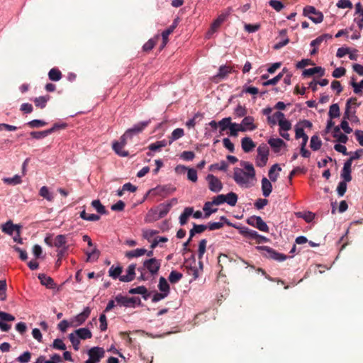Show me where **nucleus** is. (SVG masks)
<instances>
[{
  "mask_svg": "<svg viewBox=\"0 0 363 363\" xmlns=\"http://www.w3.org/2000/svg\"><path fill=\"white\" fill-rule=\"evenodd\" d=\"M207 245V240L206 239H202L200 240L199 243V247H198V258L199 259H201L203 257V255L206 252Z\"/></svg>",
  "mask_w": 363,
  "mask_h": 363,
  "instance_id": "47",
  "label": "nucleus"
},
{
  "mask_svg": "<svg viewBox=\"0 0 363 363\" xmlns=\"http://www.w3.org/2000/svg\"><path fill=\"white\" fill-rule=\"evenodd\" d=\"M182 278V274L177 271H172L169 276V280L172 284L177 283Z\"/></svg>",
  "mask_w": 363,
  "mask_h": 363,
  "instance_id": "60",
  "label": "nucleus"
},
{
  "mask_svg": "<svg viewBox=\"0 0 363 363\" xmlns=\"http://www.w3.org/2000/svg\"><path fill=\"white\" fill-rule=\"evenodd\" d=\"M158 233L157 230H152V229H143V237L144 239L150 242L151 239Z\"/></svg>",
  "mask_w": 363,
  "mask_h": 363,
  "instance_id": "55",
  "label": "nucleus"
},
{
  "mask_svg": "<svg viewBox=\"0 0 363 363\" xmlns=\"http://www.w3.org/2000/svg\"><path fill=\"white\" fill-rule=\"evenodd\" d=\"M146 252L147 250L144 248H138L133 250L126 252L125 256L128 259H133L135 257H142L145 255Z\"/></svg>",
  "mask_w": 363,
  "mask_h": 363,
  "instance_id": "29",
  "label": "nucleus"
},
{
  "mask_svg": "<svg viewBox=\"0 0 363 363\" xmlns=\"http://www.w3.org/2000/svg\"><path fill=\"white\" fill-rule=\"evenodd\" d=\"M187 178L192 182H196L198 179L196 170L193 168H189L187 169Z\"/></svg>",
  "mask_w": 363,
  "mask_h": 363,
  "instance_id": "63",
  "label": "nucleus"
},
{
  "mask_svg": "<svg viewBox=\"0 0 363 363\" xmlns=\"http://www.w3.org/2000/svg\"><path fill=\"white\" fill-rule=\"evenodd\" d=\"M257 155L256 157V165L259 167H263L266 165L268 161L269 154V147L266 144H261L257 147Z\"/></svg>",
  "mask_w": 363,
  "mask_h": 363,
  "instance_id": "8",
  "label": "nucleus"
},
{
  "mask_svg": "<svg viewBox=\"0 0 363 363\" xmlns=\"http://www.w3.org/2000/svg\"><path fill=\"white\" fill-rule=\"evenodd\" d=\"M38 279L40 281V283L45 286L48 289H54L55 287V284L53 279L45 274H40L38 275Z\"/></svg>",
  "mask_w": 363,
  "mask_h": 363,
  "instance_id": "24",
  "label": "nucleus"
},
{
  "mask_svg": "<svg viewBox=\"0 0 363 363\" xmlns=\"http://www.w3.org/2000/svg\"><path fill=\"white\" fill-rule=\"evenodd\" d=\"M232 118L230 117L224 118L218 122V127L220 128V132L222 133L225 130L228 129Z\"/></svg>",
  "mask_w": 363,
  "mask_h": 363,
  "instance_id": "44",
  "label": "nucleus"
},
{
  "mask_svg": "<svg viewBox=\"0 0 363 363\" xmlns=\"http://www.w3.org/2000/svg\"><path fill=\"white\" fill-rule=\"evenodd\" d=\"M265 250H267V252L268 253V256L274 260H277L279 262H283L286 259L287 257L284 254L277 252L274 250L271 249L268 247H266Z\"/></svg>",
  "mask_w": 363,
  "mask_h": 363,
  "instance_id": "23",
  "label": "nucleus"
},
{
  "mask_svg": "<svg viewBox=\"0 0 363 363\" xmlns=\"http://www.w3.org/2000/svg\"><path fill=\"white\" fill-rule=\"evenodd\" d=\"M49 79L52 81H59L62 77L60 71L56 68H52L48 73Z\"/></svg>",
  "mask_w": 363,
  "mask_h": 363,
  "instance_id": "51",
  "label": "nucleus"
},
{
  "mask_svg": "<svg viewBox=\"0 0 363 363\" xmlns=\"http://www.w3.org/2000/svg\"><path fill=\"white\" fill-rule=\"evenodd\" d=\"M158 289L160 292L155 293L152 296V301L155 302L164 299L169 294V285L165 278L162 277L160 278Z\"/></svg>",
  "mask_w": 363,
  "mask_h": 363,
  "instance_id": "5",
  "label": "nucleus"
},
{
  "mask_svg": "<svg viewBox=\"0 0 363 363\" xmlns=\"http://www.w3.org/2000/svg\"><path fill=\"white\" fill-rule=\"evenodd\" d=\"M333 137L337 139L339 143H346L348 138L345 134H343L340 132V128L339 126H335L333 129Z\"/></svg>",
  "mask_w": 363,
  "mask_h": 363,
  "instance_id": "31",
  "label": "nucleus"
},
{
  "mask_svg": "<svg viewBox=\"0 0 363 363\" xmlns=\"http://www.w3.org/2000/svg\"><path fill=\"white\" fill-rule=\"evenodd\" d=\"M184 135V130L182 128H176L173 130V132L171 134V136L169 137V144H171L174 140L179 139L180 138L183 137Z\"/></svg>",
  "mask_w": 363,
  "mask_h": 363,
  "instance_id": "43",
  "label": "nucleus"
},
{
  "mask_svg": "<svg viewBox=\"0 0 363 363\" xmlns=\"http://www.w3.org/2000/svg\"><path fill=\"white\" fill-rule=\"evenodd\" d=\"M176 26V24H173L162 33V43L161 45V49H163L166 46L168 42L169 35L174 31Z\"/></svg>",
  "mask_w": 363,
  "mask_h": 363,
  "instance_id": "33",
  "label": "nucleus"
},
{
  "mask_svg": "<svg viewBox=\"0 0 363 363\" xmlns=\"http://www.w3.org/2000/svg\"><path fill=\"white\" fill-rule=\"evenodd\" d=\"M332 38V35L330 34H323L322 35L318 36L315 40L311 42V47H318L322 42L325 41L328 39Z\"/></svg>",
  "mask_w": 363,
  "mask_h": 363,
  "instance_id": "41",
  "label": "nucleus"
},
{
  "mask_svg": "<svg viewBox=\"0 0 363 363\" xmlns=\"http://www.w3.org/2000/svg\"><path fill=\"white\" fill-rule=\"evenodd\" d=\"M350 85L352 86L353 91L356 94H362L363 91V79L359 83L352 81Z\"/></svg>",
  "mask_w": 363,
  "mask_h": 363,
  "instance_id": "58",
  "label": "nucleus"
},
{
  "mask_svg": "<svg viewBox=\"0 0 363 363\" xmlns=\"http://www.w3.org/2000/svg\"><path fill=\"white\" fill-rule=\"evenodd\" d=\"M158 216H159V214L157 213V211L155 209V208H152L147 213L146 217H145V221L150 223V222H152L155 220H157L160 219V218H157Z\"/></svg>",
  "mask_w": 363,
  "mask_h": 363,
  "instance_id": "46",
  "label": "nucleus"
},
{
  "mask_svg": "<svg viewBox=\"0 0 363 363\" xmlns=\"http://www.w3.org/2000/svg\"><path fill=\"white\" fill-rule=\"evenodd\" d=\"M315 74H318L320 77L325 74V69L321 67H315L313 68L306 69L303 72V76L309 77Z\"/></svg>",
  "mask_w": 363,
  "mask_h": 363,
  "instance_id": "28",
  "label": "nucleus"
},
{
  "mask_svg": "<svg viewBox=\"0 0 363 363\" xmlns=\"http://www.w3.org/2000/svg\"><path fill=\"white\" fill-rule=\"evenodd\" d=\"M20 227L16 225H13L11 220L7 221L6 223L1 225V230L5 233L12 235L15 230L19 233Z\"/></svg>",
  "mask_w": 363,
  "mask_h": 363,
  "instance_id": "25",
  "label": "nucleus"
},
{
  "mask_svg": "<svg viewBox=\"0 0 363 363\" xmlns=\"http://www.w3.org/2000/svg\"><path fill=\"white\" fill-rule=\"evenodd\" d=\"M225 203L230 206H235L238 202V195L234 192H229L227 194H223Z\"/></svg>",
  "mask_w": 363,
  "mask_h": 363,
  "instance_id": "34",
  "label": "nucleus"
},
{
  "mask_svg": "<svg viewBox=\"0 0 363 363\" xmlns=\"http://www.w3.org/2000/svg\"><path fill=\"white\" fill-rule=\"evenodd\" d=\"M129 293L131 294L145 295L147 293V290L145 286H140L135 288L130 289Z\"/></svg>",
  "mask_w": 363,
  "mask_h": 363,
  "instance_id": "62",
  "label": "nucleus"
},
{
  "mask_svg": "<svg viewBox=\"0 0 363 363\" xmlns=\"http://www.w3.org/2000/svg\"><path fill=\"white\" fill-rule=\"evenodd\" d=\"M31 357V353L28 351L23 352L16 359L20 363H27L30 361Z\"/></svg>",
  "mask_w": 363,
  "mask_h": 363,
  "instance_id": "64",
  "label": "nucleus"
},
{
  "mask_svg": "<svg viewBox=\"0 0 363 363\" xmlns=\"http://www.w3.org/2000/svg\"><path fill=\"white\" fill-rule=\"evenodd\" d=\"M242 122L249 131L255 130L257 128V125L255 123V118L252 116H245L242 120Z\"/></svg>",
  "mask_w": 363,
  "mask_h": 363,
  "instance_id": "30",
  "label": "nucleus"
},
{
  "mask_svg": "<svg viewBox=\"0 0 363 363\" xmlns=\"http://www.w3.org/2000/svg\"><path fill=\"white\" fill-rule=\"evenodd\" d=\"M281 170V168L278 164H274L272 166L269 171V177L272 182H276L279 172Z\"/></svg>",
  "mask_w": 363,
  "mask_h": 363,
  "instance_id": "39",
  "label": "nucleus"
},
{
  "mask_svg": "<svg viewBox=\"0 0 363 363\" xmlns=\"http://www.w3.org/2000/svg\"><path fill=\"white\" fill-rule=\"evenodd\" d=\"M241 167L233 169V179L240 187L248 189L256 182V172L253 165L249 162H241Z\"/></svg>",
  "mask_w": 363,
  "mask_h": 363,
  "instance_id": "1",
  "label": "nucleus"
},
{
  "mask_svg": "<svg viewBox=\"0 0 363 363\" xmlns=\"http://www.w3.org/2000/svg\"><path fill=\"white\" fill-rule=\"evenodd\" d=\"M225 203V199L223 194H219L213 198L211 201H207L204 203L203 210L204 211V218H208L212 213H216L218 211L217 208L210 211L208 207L213 206V205L219 206Z\"/></svg>",
  "mask_w": 363,
  "mask_h": 363,
  "instance_id": "7",
  "label": "nucleus"
},
{
  "mask_svg": "<svg viewBox=\"0 0 363 363\" xmlns=\"http://www.w3.org/2000/svg\"><path fill=\"white\" fill-rule=\"evenodd\" d=\"M194 208L192 207H186L179 216V223L181 225H185L189 217L193 214Z\"/></svg>",
  "mask_w": 363,
  "mask_h": 363,
  "instance_id": "27",
  "label": "nucleus"
},
{
  "mask_svg": "<svg viewBox=\"0 0 363 363\" xmlns=\"http://www.w3.org/2000/svg\"><path fill=\"white\" fill-rule=\"evenodd\" d=\"M136 264H130L127 269L126 274L120 277V281L123 282H129L134 279L135 275Z\"/></svg>",
  "mask_w": 363,
  "mask_h": 363,
  "instance_id": "16",
  "label": "nucleus"
},
{
  "mask_svg": "<svg viewBox=\"0 0 363 363\" xmlns=\"http://www.w3.org/2000/svg\"><path fill=\"white\" fill-rule=\"evenodd\" d=\"M167 145V142L165 140L157 141L156 143H152L149 145L148 148L151 151H158L162 147H164Z\"/></svg>",
  "mask_w": 363,
  "mask_h": 363,
  "instance_id": "45",
  "label": "nucleus"
},
{
  "mask_svg": "<svg viewBox=\"0 0 363 363\" xmlns=\"http://www.w3.org/2000/svg\"><path fill=\"white\" fill-rule=\"evenodd\" d=\"M168 241V238L166 237H156L151 242L150 247L152 250L160 245V243H164Z\"/></svg>",
  "mask_w": 363,
  "mask_h": 363,
  "instance_id": "61",
  "label": "nucleus"
},
{
  "mask_svg": "<svg viewBox=\"0 0 363 363\" xmlns=\"http://www.w3.org/2000/svg\"><path fill=\"white\" fill-rule=\"evenodd\" d=\"M247 223L252 226H254L262 232H268L269 227L267 223L259 216H251L247 220Z\"/></svg>",
  "mask_w": 363,
  "mask_h": 363,
  "instance_id": "11",
  "label": "nucleus"
},
{
  "mask_svg": "<svg viewBox=\"0 0 363 363\" xmlns=\"http://www.w3.org/2000/svg\"><path fill=\"white\" fill-rule=\"evenodd\" d=\"M322 145V142L318 135H313L311 138L310 147L313 151L318 150Z\"/></svg>",
  "mask_w": 363,
  "mask_h": 363,
  "instance_id": "42",
  "label": "nucleus"
},
{
  "mask_svg": "<svg viewBox=\"0 0 363 363\" xmlns=\"http://www.w3.org/2000/svg\"><path fill=\"white\" fill-rule=\"evenodd\" d=\"M228 167V164L225 161H221L219 163L213 164L210 166L209 169L213 171L215 169L225 171Z\"/></svg>",
  "mask_w": 363,
  "mask_h": 363,
  "instance_id": "56",
  "label": "nucleus"
},
{
  "mask_svg": "<svg viewBox=\"0 0 363 363\" xmlns=\"http://www.w3.org/2000/svg\"><path fill=\"white\" fill-rule=\"evenodd\" d=\"M122 272V267L111 266L108 270L109 276L113 279H120V274Z\"/></svg>",
  "mask_w": 363,
  "mask_h": 363,
  "instance_id": "52",
  "label": "nucleus"
},
{
  "mask_svg": "<svg viewBox=\"0 0 363 363\" xmlns=\"http://www.w3.org/2000/svg\"><path fill=\"white\" fill-rule=\"evenodd\" d=\"M328 115L331 119H333V118H337L340 116V108L337 104H332L330 106Z\"/></svg>",
  "mask_w": 363,
  "mask_h": 363,
  "instance_id": "48",
  "label": "nucleus"
},
{
  "mask_svg": "<svg viewBox=\"0 0 363 363\" xmlns=\"http://www.w3.org/2000/svg\"><path fill=\"white\" fill-rule=\"evenodd\" d=\"M80 217L85 220L97 221L100 219V216L96 214H87L85 210L80 213Z\"/></svg>",
  "mask_w": 363,
  "mask_h": 363,
  "instance_id": "50",
  "label": "nucleus"
},
{
  "mask_svg": "<svg viewBox=\"0 0 363 363\" xmlns=\"http://www.w3.org/2000/svg\"><path fill=\"white\" fill-rule=\"evenodd\" d=\"M303 15L308 18L314 23H320L323 21V14L313 6H306L303 8Z\"/></svg>",
  "mask_w": 363,
  "mask_h": 363,
  "instance_id": "6",
  "label": "nucleus"
},
{
  "mask_svg": "<svg viewBox=\"0 0 363 363\" xmlns=\"http://www.w3.org/2000/svg\"><path fill=\"white\" fill-rule=\"evenodd\" d=\"M233 72V68L229 66L223 65L219 67L218 72L213 77V79L221 80L227 77L228 74Z\"/></svg>",
  "mask_w": 363,
  "mask_h": 363,
  "instance_id": "19",
  "label": "nucleus"
},
{
  "mask_svg": "<svg viewBox=\"0 0 363 363\" xmlns=\"http://www.w3.org/2000/svg\"><path fill=\"white\" fill-rule=\"evenodd\" d=\"M177 203V199H172L169 203H164L160 204L158 206L155 208L157 211L159 216L157 218H163L170 211L172 206Z\"/></svg>",
  "mask_w": 363,
  "mask_h": 363,
  "instance_id": "14",
  "label": "nucleus"
},
{
  "mask_svg": "<svg viewBox=\"0 0 363 363\" xmlns=\"http://www.w3.org/2000/svg\"><path fill=\"white\" fill-rule=\"evenodd\" d=\"M150 123V121H145L140 122L133 125L131 128L128 129L123 135V140H128L133 138V135H138L141 133Z\"/></svg>",
  "mask_w": 363,
  "mask_h": 363,
  "instance_id": "9",
  "label": "nucleus"
},
{
  "mask_svg": "<svg viewBox=\"0 0 363 363\" xmlns=\"http://www.w3.org/2000/svg\"><path fill=\"white\" fill-rule=\"evenodd\" d=\"M105 351L102 347H94L88 351L89 359L85 363H98L104 357Z\"/></svg>",
  "mask_w": 363,
  "mask_h": 363,
  "instance_id": "10",
  "label": "nucleus"
},
{
  "mask_svg": "<svg viewBox=\"0 0 363 363\" xmlns=\"http://www.w3.org/2000/svg\"><path fill=\"white\" fill-rule=\"evenodd\" d=\"M2 180L5 184L9 185H17L22 182L21 177L18 174H16L13 177H4Z\"/></svg>",
  "mask_w": 363,
  "mask_h": 363,
  "instance_id": "40",
  "label": "nucleus"
},
{
  "mask_svg": "<svg viewBox=\"0 0 363 363\" xmlns=\"http://www.w3.org/2000/svg\"><path fill=\"white\" fill-rule=\"evenodd\" d=\"M232 12L231 8H228L223 11L218 18L211 23L209 30L206 33V38H210L211 36L216 32L220 25L228 18Z\"/></svg>",
  "mask_w": 363,
  "mask_h": 363,
  "instance_id": "4",
  "label": "nucleus"
},
{
  "mask_svg": "<svg viewBox=\"0 0 363 363\" xmlns=\"http://www.w3.org/2000/svg\"><path fill=\"white\" fill-rule=\"evenodd\" d=\"M268 143L274 152H279L283 147L286 146V143L280 138H270Z\"/></svg>",
  "mask_w": 363,
  "mask_h": 363,
  "instance_id": "18",
  "label": "nucleus"
},
{
  "mask_svg": "<svg viewBox=\"0 0 363 363\" xmlns=\"http://www.w3.org/2000/svg\"><path fill=\"white\" fill-rule=\"evenodd\" d=\"M128 140H123V135L121 138V142H114L113 143V149L115 152L121 157H126L128 155V152L123 150L124 146L126 144Z\"/></svg>",
  "mask_w": 363,
  "mask_h": 363,
  "instance_id": "15",
  "label": "nucleus"
},
{
  "mask_svg": "<svg viewBox=\"0 0 363 363\" xmlns=\"http://www.w3.org/2000/svg\"><path fill=\"white\" fill-rule=\"evenodd\" d=\"M241 147L243 152L248 153L256 147V143L250 137H245L241 140Z\"/></svg>",
  "mask_w": 363,
  "mask_h": 363,
  "instance_id": "17",
  "label": "nucleus"
},
{
  "mask_svg": "<svg viewBox=\"0 0 363 363\" xmlns=\"http://www.w3.org/2000/svg\"><path fill=\"white\" fill-rule=\"evenodd\" d=\"M67 238L65 235H58L54 238L53 245L57 248H63L67 250Z\"/></svg>",
  "mask_w": 363,
  "mask_h": 363,
  "instance_id": "26",
  "label": "nucleus"
},
{
  "mask_svg": "<svg viewBox=\"0 0 363 363\" xmlns=\"http://www.w3.org/2000/svg\"><path fill=\"white\" fill-rule=\"evenodd\" d=\"M75 334L82 340L89 339L92 337L91 331L86 328H82L75 330Z\"/></svg>",
  "mask_w": 363,
  "mask_h": 363,
  "instance_id": "36",
  "label": "nucleus"
},
{
  "mask_svg": "<svg viewBox=\"0 0 363 363\" xmlns=\"http://www.w3.org/2000/svg\"><path fill=\"white\" fill-rule=\"evenodd\" d=\"M154 191H156L157 194L165 196L172 194L175 191V188L171 185L158 186L154 189Z\"/></svg>",
  "mask_w": 363,
  "mask_h": 363,
  "instance_id": "20",
  "label": "nucleus"
},
{
  "mask_svg": "<svg viewBox=\"0 0 363 363\" xmlns=\"http://www.w3.org/2000/svg\"><path fill=\"white\" fill-rule=\"evenodd\" d=\"M207 228L205 225H196L194 224L193 228L189 232L190 239L194 236L196 233H201Z\"/></svg>",
  "mask_w": 363,
  "mask_h": 363,
  "instance_id": "49",
  "label": "nucleus"
},
{
  "mask_svg": "<svg viewBox=\"0 0 363 363\" xmlns=\"http://www.w3.org/2000/svg\"><path fill=\"white\" fill-rule=\"evenodd\" d=\"M65 127V124H55L51 128L43 130V131H33L30 133V135L35 139H40L43 138L48 135L52 133L58 128H64Z\"/></svg>",
  "mask_w": 363,
  "mask_h": 363,
  "instance_id": "13",
  "label": "nucleus"
},
{
  "mask_svg": "<svg viewBox=\"0 0 363 363\" xmlns=\"http://www.w3.org/2000/svg\"><path fill=\"white\" fill-rule=\"evenodd\" d=\"M39 195L46 199L48 201L52 202L54 200V194L50 191L49 189L43 186L39 191Z\"/></svg>",
  "mask_w": 363,
  "mask_h": 363,
  "instance_id": "32",
  "label": "nucleus"
},
{
  "mask_svg": "<svg viewBox=\"0 0 363 363\" xmlns=\"http://www.w3.org/2000/svg\"><path fill=\"white\" fill-rule=\"evenodd\" d=\"M136 303L133 298H129L125 296L118 294L114 298L109 300L104 310L105 312L114 311H118L122 307H132Z\"/></svg>",
  "mask_w": 363,
  "mask_h": 363,
  "instance_id": "2",
  "label": "nucleus"
},
{
  "mask_svg": "<svg viewBox=\"0 0 363 363\" xmlns=\"http://www.w3.org/2000/svg\"><path fill=\"white\" fill-rule=\"evenodd\" d=\"M85 253L87 256L86 262H94L97 260L100 255L99 251L96 247H94L91 250L86 251Z\"/></svg>",
  "mask_w": 363,
  "mask_h": 363,
  "instance_id": "35",
  "label": "nucleus"
},
{
  "mask_svg": "<svg viewBox=\"0 0 363 363\" xmlns=\"http://www.w3.org/2000/svg\"><path fill=\"white\" fill-rule=\"evenodd\" d=\"M48 96H39L34 99L35 105L37 107H40V108H43L45 107L47 101H48Z\"/></svg>",
  "mask_w": 363,
  "mask_h": 363,
  "instance_id": "59",
  "label": "nucleus"
},
{
  "mask_svg": "<svg viewBox=\"0 0 363 363\" xmlns=\"http://www.w3.org/2000/svg\"><path fill=\"white\" fill-rule=\"evenodd\" d=\"M161 266V262L156 258H150L146 259L143 262V266L138 269V271L140 272V275L139 277L140 280L145 281L149 279V275L144 272L145 270H147L150 276H155L157 274Z\"/></svg>",
  "mask_w": 363,
  "mask_h": 363,
  "instance_id": "3",
  "label": "nucleus"
},
{
  "mask_svg": "<svg viewBox=\"0 0 363 363\" xmlns=\"http://www.w3.org/2000/svg\"><path fill=\"white\" fill-rule=\"evenodd\" d=\"M206 181L208 184V188L211 191L218 193L222 190L223 184L221 181L214 175L208 174L206 177Z\"/></svg>",
  "mask_w": 363,
  "mask_h": 363,
  "instance_id": "12",
  "label": "nucleus"
},
{
  "mask_svg": "<svg viewBox=\"0 0 363 363\" xmlns=\"http://www.w3.org/2000/svg\"><path fill=\"white\" fill-rule=\"evenodd\" d=\"M284 70L285 69H284L282 72L279 73V74H277L274 78H272V79H271L269 80H267L266 82H264L262 83V85L264 86H269V85H275V84H277L280 81V79L282 78L283 72H284Z\"/></svg>",
  "mask_w": 363,
  "mask_h": 363,
  "instance_id": "57",
  "label": "nucleus"
},
{
  "mask_svg": "<svg viewBox=\"0 0 363 363\" xmlns=\"http://www.w3.org/2000/svg\"><path fill=\"white\" fill-rule=\"evenodd\" d=\"M284 116V114L282 112L277 111L273 115L267 117L268 123L272 125L279 123Z\"/></svg>",
  "mask_w": 363,
  "mask_h": 363,
  "instance_id": "38",
  "label": "nucleus"
},
{
  "mask_svg": "<svg viewBox=\"0 0 363 363\" xmlns=\"http://www.w3.org/2000/svg\"><path fill=\"white\" fill-rule=\"evenodd\" d=\"M344 119L350 120L352 123H357L359 121V119L355 115L354 111H351L348 104L346 106L345 111L344 113Z\"/></svg>",
  "mask_w": 363,
  "mask_h": 363,
  "instance_id": "37",
  "label": "nucleus"
},
{
  "mask_svg": "<svg viewBox=\"0 0 363 363\" xmlns=\"http://www.w3.org/2000/svg\"><path fill=\"white\" fill-rule=\"evenodd\" d=\"M92 207L100 214H106L105 207L101 204L99 200H94L91 202Z\"/></svg>",
  "mask_w": 363,
  "mask_h": 363,
  "instance_id": "53",
  "label": "nucleus"
},
{
  "mask_svg": "<svg viewBox=\"0 0 363 363\" xmlns=\"http://www.w3.org/2000/svg\"><path fill=\"white\" fill-rule=\"evenodd\" d=\"M351 162H345L344 164V167L342 168L341 172V177L344 179L345 182H349L352 179L351 177Z\"/></svg>",
  "mask_w": 363,
  "mask_h": 363,
  "instance_id": "22",
  "label": "nucleus"
},
{
  "mask_svg": "<svg viewBox=\"0 0 363 363\" xmlns=\"http://www.w3.org/2000/svg\"><path fill=\"white\" fill-rule=\"evenodd\" d=\"M278 125L279 130H289L291 128V123L285 118V116H283V118H281Z\"/></svg>",
  "mask_w": 363,
  "mask_h": 363,
  "instance_id": "54",
  "label": "nucleus"
},
{
  "mask_svg": "<svg viewBox=\"0 0 363 363\" xmlns=\"http://www.w3.org/2000/svg\"><path fill=\"white\" fill-rule=\"evenodd\" d=\"M262 191L264 197H268L272 191V185L269 179L266 177L262 178Z\"/></svg>",
  "mask_w": 363,
  "mask_h": 363,
  "instance_id": "21",
  "label": "nucleus"
}]
</instances>
